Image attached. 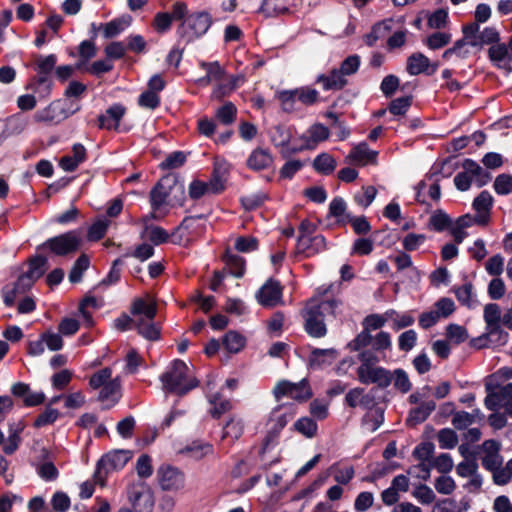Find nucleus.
<instances>
[{
  "label": "nucleus",
  "instance_id": "f257e3e1",
  "mask_svg": "<svg viewBox=\"0 0 512 512\" xmlns=\"http://www.w3.org/2000/svg\"><path fill=\"white\" fill-rule=\"evenodd\" d=\"M342 303L336 299L311 300L307 303L302 316L305 320L306 332L314 338H322L327 334L325 318L335 316Z\"/></svg>",
  "mask_w": 512,
  "mask_h": 512
},
{
  "label": "nucleus",
  "instance_id": "f03ea898",
  "mask_svg": "<svg viewBox=\"0 0 512 512\" xmlns=\"http://www.w3.org/2000/svg\"><path fill=\"white\" fill-rule=\"evenodd\" d=\"M159 379L163 391L179 396L187 394L198 386V381L194 377L190 367L179 359L172 361L160 375Z\"/></svg>",
  "mask_w": 512,
  "mask_h": 512
},
{
  "label": "nucleus",
  "instance_id": "7ed1b4c3",
  "mask_svg": "<svg viewBox=\"0 0 512 512\" xmlns=\"http://www.w3.org/2000/svg\"><path fill=\"white\" fill-rule=\"evenodd\" d=\"M226 180L225 171L221 167L215 166L211 178L207 182L195 179L189 184L188 194L193 200L206 195L220 194L226 188Z\"/></svg>",
  "mask_w": 512,
  "mask_h": 512
},
{
  "label": "nucleus",
  "instance_id": "20e7f679",
  "mask_svg": "<svg viewBox=\"0 0 512 512\" xmlns=\"http://www.w3.org/2000/svg\"><path fill=\"white\" fill-rule=\"evenodd\" d=\"M131 457L132 454L128 450H115L102 456L93 475L95 483L104 485L108 474L122 469Z\"/></svg>",
  "mask_w": 512,
  "mask_h": 512
},
{
  "label": "nucleus",
  "instance_id": "39448f33",
  "mask_svg": "<svg viewBox=\"0 0 512 512\" xmlns=\"http://www.w3.org/2000/svg\"><path fill=\"white\" fill-rule=\"evenodd\" d=\"M277 98L281 102L282 108L287 111L296 109V104L313 105L319 98L317 90L310 87H300L292 90H282L277 93Z\"/></svg>",
  "mask_w": 512,
  "mask_h": 512
},
{
  "label": "nucleus",
  "instance_id": "423d86ee",
  "mask_svg": "<svg viewBox=\"0 0 512 512\" xmlns=\"http://www.w3.org/2000/svg\"><path fill=\"white\" fill-rule=\"evenodd\" d=\"M295 415L296 408L293 404L284 403L273 409L267 424L268 434L266 437V445L274 441L281 430L294 418Z\"/></svg>",
  "mask_w": 512,
  "mask_h": 512
},
{
  "label": "nucleus",
  "instance_id": "0eeeda50",
  "mask_svg": "<svg viewBox=\"0 0 512 512\" xmlns=\"http://www.w3.org/2000/svg\"><path fill=\"white\" fill-rule=\"evenodd\" d=\"M211 22V17L208 13H194L186 18L178 31L181 37L190 42L204 35L211 26Z\"/></svg>",
  "mask_w": 512,
  "mask_h": 512
},
{
  "label": "nucleus",
  "instance_id": "6e6552de",
  "mask_svg": "<svg viewBox=\"0 0 512 512\" xmlns=\"http://www.w3.org/2000/svg\"><path fill=\"white\" fill-rule=\"evenodd\" d=\"M273 394L277 401H280L283 397H289L299 402L306 401L312 395L306 380H301L298 383L287 380L280 381L274 387Z\"/></svg>",
  "mask_w": 512,
  "mask_h": 512
},
{
  "label": "nucleus",
  "instance_id": "1a4fd4ad",
  "mask_svg": "<svg viewBox=\"0 0 512 512\" xmlns=\"http://www.w3.org/2000/svg\"><path fill=\"white\" fill-rule=\"evenodd\" d=\"M80 243L79 233L77 231H69L48 239L44 245L54 254L64 256L77 251Z\"/></svg>",
  "mask_w": 512,
  "mask_h": 512
},
{
  "label": "nucleus",
  "instance_id": "9d476101",
  "mask_svg": "<svg viewBox=\"0 0 512 512\" xmlns=\"http://www.w3.org/2000/svg\"><path fill=\"white\" fill-rule=\"evenodd\" d=\"M357 377L362 384H376L381 388L388 387L392 382L391 373L381 366H359Z\"/></svg>",
  "mask_w": 512,
  "mask_h": 512
},
{
  "label": "nucleus",
  "instance_id": "9b49d317",
  "mask_svg": "<svg viewBox=\"0 0 512 512\" xmlns=\"http://www.w3.org/2000/svg\"><path fill=\"white\" fill-rule=\"evenodd\" d=\"M157 477L163 490L176 491L182 489L185 485L184 473L171 465L160 466Z\"/></svg>",
  "mask_w": 512,
  "mask_h": 512
},
{
  "label": "nucleus",
  "instance_id": "f8f14e48",
  "mask_svg": "<svg viewBox=\"0 0 512 512\" xmlns=\"http://www.w3.org/2000/svg\"><path fill=\"white\" fill-rule=\"evenodd\" d=\"M79 110V107H76L74 111ZM70 113H68L63 107L60 101H53L45 108L38 110L33 118L37 123H45V124H58L62 120L69 117Z\"/></svg>",
  "mask_w": 512,
  "mask_h": 512
},
{
  "label": "nucleus",
  "instance_id": "ddd939ff",
  "mask_svg": "<svg viewBox=\"0 0 512 512\" xmlns=\"http://www.w3.org/2000/svg\"><path fill=\"white\" fill-rule=\"evenodd\" d=\"M177 188L174 178L166 176L160 179L150 193V203L154 210H158L167 203V198L173 189Z\"/></svg>",
  "mask_w": 512,
  "mask_h": 512
},
{
  "label": "nucleus",
  "instance_id": "4468645a",
  "mask_svg": "<svg viewBox=\"0 0 512 512\" xmlns=\"http://www.w3.org/2000/svg\"><path fill=\"white\" fill-rule=\"evenodd\" d=\"M130 312L135 320L155 319L157 302L149 295L143 298H136L131 304Z\"/></svg>",
  "mask_w": 512,
  "mask_h": 512
},
{
  "label": "nucleus",
  "instance_id": "2eb2a0df",
  "mask_svg": "<svg viewBox=\"0 0 512 512\" xmlns=\"http://www.w3.org/2000/svg\"><path fill=\"white\" fill-rule=\"evenodd\" d=\"M378 152L369 149L366 142L355 145L347 156V161L358 166L377 163Z\"/></svg>",
  "mask_w": 512,
  "mask_h": 512
},
{
  "label": "nucleus",
  "instance_id": "dca6fc26",
  "mask_svg": "<svg viewBox=\"0 0 512 512\" xmlns=\"http://www.w3.org/2000/svg\"><path fill=\"white\" fill-rule=\"evenodd\" d=\"M282 290L277 281L268 280L257 292L258 302L266 307H273L281 300Z\"/></svg>",
  "mask_w": 512,
  "mask_h": 512
},
{
  "label": "nucleus",
  "instance_id": "f3484780",
  "mask_svg": "<svg viewBox=\"0 0 512 512\" xmlns=\"http://www.w3.org/2000/svg\"><path fill=\"white\" fill-rule=\"evenodd\" d=\"M297 252L306 257L320 253L326 248V240L322 235L298 236Z\"/></svg>",
  "mask_w": 512,
  "mask_h": 512
},
{
  "label": "nucleus",
  "instance_id": "a211bd4d",
  "mask_svg": "<svg viewBox=\"0 0 512 512\" xmlns=\"http://www.w3.org/2000/svg\"><path fill=\"white\" fill-rule=\"evenodd\" d=\"M484 455L482 465L489 471L498 470L502 465V457L499 454L500 445L495 440H486L483 445Z\"/></svg>",
  "mask_w": 512,
  "mask_h": 512
},
{
  "label": "nucleus",
  "instance_id": "6ab92c4d",
  "mask_svg": "<svg viewBox=\"0 0 512 512\" xmlns=\"http://www.w3.org/2000/svg\"><path fill=\"white\" fill-rule=\"evenodd\" d=\"M121 395V381L119 377H115L101 387L98 400L103 403L104 408L109 409L118 403Z\"/></svg>",
  "mask_w": 512,
  "mask_h": 512
},
{
  "label": "nucleus",
  "instance_id": "aec40b11",
  "mask_svg": "<svg viewBox=\"0 0 512 512\" xmlns=\"http://www.w3.org/2000/svg\"><path fill=\"white\" fill-rule=\"evenodd\" d=\"M345 402L351 408L372 409L375 405V398L372 393L365 392L364 388L356 387L347 392Z\"/></svg>",
  "mask_w": 512,
  "mask_h": 512
},
{
  "label": "nucleus",
  "instance_id": "412c9836",
  "mask_svg": "<svg viewBox=\"0 0 512 512\" xmlns=\"http://www.w3.org/2000/svg\"><path fill=\"white\" fill-rule=\"evenodd\" d=\"M490 60L499 68L512 70V52L504 43H496L489 48Z\"/></svg>",
  "mask_w": 512,
  "mask_h": 512
},
{
  "label": "nucleus",
  "instance_id": "4be33fe9",
  "mask_svg": "<svg viewBox=\"0 0 512 512\" xmlns=\"http://www.w3.org/2000/svg\"><path fill=\"white\" fill-rule=\"evenodd\" d=\"M302 0H264L261 10L267 16H274L287 12H293L300 6Z\"/></svg>",
  "mask_w": 512,
  "mask_h": 512
},
{
  "label": "nucleus",
  "instance_id": "5701e85b",
  "mask_svg": "<svg viewBox=\"0 0 512 512\" xmlns=\"http://www.w3.org/2000/svg\"><path fill=\"white\" fill-rule=\"evenodd\" d=\"M493 205V197L488 191H482L473 201V208L477 212L476 221L484 225L490 217V210Z\"/></svg>",
  "mask_w": 512,
  "mask_h": 512
},
{
  "label": "nucleus",
  "instance_id": "b1692460",
  "mask_svg": "<svg viewBox=\"0 0 512 512\" xmlns=\"http://www.w3.org/2000/svg\"><path fill=\"white\" fill-rule=\"evenodd\" d=\"M126 109L121 104H114L109 107L106 112L99 116V128L101 129H117L119 123L124 116Z\"/></svg>",
  "mask_w": 512,
  "mask_h": 512
},
{
  "label": "nucleus",
  "instance_id": "393cba45",
  "mask_svg": "<svg viewBox=\"0 0 512 512\" xmlns=\"http://www.w3.org/2000/svg\"><path fill=\"white\" fill-rule=\"evenodd\" d=\"M338 357V352L333 349H318L315 348L311 351L308 362L309 366L313 369H319L324 366L331 365Z\"/></svg>",
  "mask_w": 512,
  "mask_h": 512
},
{
  "label": "nucleus",
  "instance_id": "a878e982",
  "mask_svg": "<svg viewBox=\"0 0 512 512\" xmlns=\"http://www.w3.org/2000/svg\"><path fill=\"white\" fill-rule=\"evenodd\" d=\"M40 462L36 465V471L40 478L45 481H54L58 478L59 472L50 461V452L46 448L40 450Z\"/></svg>",
  "mask_w": 512,
  "mask_h": 512
},
{
  "label": "nucleus",
  "instance_id": "bb28decb",
  "mask_svg": "<svg viewBox=\"0 0 512 512\" xmlns=\"http://www.w3.org/2000/svg\"><path fill=\"white\" fill-rule=\"evenodd\" d=\"M132 23V17L124 14L105 24H100L99 28L103 31L104 38H113L125 31Z\"/></svg>",
  "mask_w": 512,
  "mask_h": 512
},
{
  "label": "nucleus",
  "instance_id": "cd10ccee",
  "mask_svg": "<svg viewBox=\"0 0 512 512\" xmlns=\"http://www.w3.org/2000/svg\"><path fill=\"white\" fill-rule=\"evenodd\" d=\"M85 160L86 149L82 144L77 143L72 147V154L61 158L59 165L64 171L72 172Z\"/></svg>",
  "mask_w": 512,
  "mask_h": 512
},
{
  "label": "nucleus",
  "instance_id": "c85d7f7f",
  "mask_svg": "<svg viewBox=\"0 0 512 512\" xmlns=\"http://www.w3.org/2000/svg\"><path fill=\"white\" fill-rule=\"evenodd\" d=\"M317 82L321 83L324 90H340L347 84L346 76L341 69H333L329 75H320Z\"/></svg>",
  "mask_w": 512,
  "mask_h": 512
},
{
  "label": "nucleus",
  "instance_id": "c756f323",
  "mask_svg": "<svg viewBox=\"0 0 512 512\" xmlns=\"http://www.w3.org/2000/svg\"><path fill=\"white\" fill-rule=\"evenodd\" d=\"M484 320L489 334L500 330L501 309L498 304L490 303L484 308Z\"/></svg>",
  "mask_w": 512,
  "mask_h": 512
},
{
  "label": "nucleus",
  "instance_id": "7c9ffc66",
  "mask_svg": "<svg viewBox=\"0 0 512 512\" xmlns=\"http://www.w3.org/2000/svg\"><path fill=\"white\" fill-rule=\"evenodd\" d=\"M135 327L138 333L149 341H156L160 338L161 327L151 320H135Z\"/></svg>",
  "mask_w": 512,
  "mask_h": 512
},
{
  "label": "nucleus",
  "instance_id": "2f4dec72",
  "mask_svg": "<svg viewBox=\"0 0 512 512\" xmlns=\"http://www.w3.org/2000/svg\"><path fill=\"white\" fill-rule=\"evenodd\" d=\"M435 408L436 404L433 400L422 402L418 407L410 410L407 421L412 425L420 424L429 417Z\"/></svg>",
  "mask_w": 512,
  "mask_h": 512
},
{
  "label": "nucleus",
  "instance_id": "473e14b6",
  "mask_svg": "<svg viewBox=\"0 0 512 512\" xmlns=\"http://www.w3.org/2000/svg\"><path fill=\"white\" fill-rule=\"evenodd\" d=\"M430 60L422 53H414L407 59L406 70L410 75H419L428 70Z\"/></svg>",
  "mask_w": 512,
  "mask_h": 512
},
{
  "label": "nucleus",
  "instance_id": "72a5a7b5",
  "mask_svg": "<svg viewBox=\"0 0 512 512\" xmlns=\"http://www.w3.org/2000/svg\"><path fill=\"white\" fill-rule=\"evenodd\" d=\"M272 156L268 151L255 149L247 159V165L253 170H262L272 164Z\"/></svg>",
  "mask_w": 512,
  "mask_h": 512
},
{
  "label": "nucleus",
  "instance_id": "f704fd0d",
  "mask_svg": "<svg viewBox=\"0 0 512 512\" xmlns=\"http://www.w3.org/2000/svg\"><path fill=\"white\" fill-rule=\"evenodd\" d=\"M211 404V415L219 418L222 414L228 412L232 408L231 401L223 397L219 392L213 393L208 397Z\"/></svg>",
  "mask_w": 512,
  "mask_h": 512
},
{
  "label": "nucleus",
  "instance_id": "c9c22d12",
  "mask_svg": "<svg viewBox=\"0 0 512 512\" xmlns=\"http://www.w3.org/2000/svg\"><path fill=\"white\" fill-rule=\"evenodd\" d=\"M222 343L228 352L238 353L245 347L246 338L237 331H229L224 335Z\"/></svg>",
  "mask_w": 512,
  "mask_h": 512
},
{
  "label": "nucleus",
  "instance_id": "e433bc0d",
  "mask_svg": "<svg viewBox=\"0 0 512 512\" xmlns=\"http://www.w3.org/2000/svg\"><path fill=\"white\" fill-rule=\"evenodd\" d=\"M500 40V35L498 30L495 27L489 26L485 27L479 34H478V40L473 39L470 40L468 43L471 46H478V45H486V44H496Z\"/></svg>",
  "mask_w": 512,
  "mask_h": 512
},
{
  "label": "nucleus",
  "instance_id": "4c0bfd02",
  "mask_svg": "<svg viewBox=\"0 0 512 512\" xmlns=\"http://www.w3.org/2000/svg\"><path fill=\"white\" fill-rule=\"evenodd\" d=\"M29 125L28 116L22 113H16L10 116L6 122V129L9 134H20L22 133Z\"/></svg>",
  "mask_w": 512,
  "mask_h": 512
},
{
  "label": "nucleus",
  "instance_id": "58836bf2",
  "mask_svg": "<svg viewBox=\"0 0 512 512\" xmlns=\"http://www.w3.org/2000/svg\"><path fill=\"white\" fill-rule=\"evenodd\" d=\"M111 225V220L107 217H100L93 222L88 230L87 237L90 241H98L104 237L108 228Z\"/></svg>",
  "mask_w": 512,
  "mask_h": 512
},
{
  "label": "nucleus",
  "instance_id": "ea45409f",
  "mask_svg": "<svg viewBox=\"0 0 512 512\" xmlns=\"http://www.w3.org/2000/svg\"><path fill=\"white\" fill-rule=\"evenodd\" d=\"M307 134V147H314L319 142L328 139L330 133L326 126L322 124H314L308 129Z\"/></svg>",
  "mask_w": 512,
  "mask_h": 512
},
{
  "label": "nucleus",
  "instance_id": "a19ab883",
  "mask_svg": "<svg viewBox=\"0 0 512 512\" xmlns=\"http://www.w3.org/2000/svg\"><path fill=\"white\" fill-rule=\"evenodd\" d=\"M313 165L316 171L328 175L335 170L336 161L331 155L322 153L315 158Z\"/></svg>",
  "mask_w": 512,
  "mask_h": 512
},
{
  "label": "nucleus",
  "instance_id": "79ce46f5",
  "mask_svg": "<svg viewBox=\"0 0 512 512\" xmlns=\"http://www.w3.org/2000/svg\"><path fill=\"white\" fill-rule=\"evenodd\" d=\"M143 238L151 241L155 245L165 243L169 235L163 228L159 226H146L143 233Z\"/></svg>",
  "mask_w": 512,
  "mask_h": 512
},
{
  "label": "nucleus",
  "instance_id": "37998d69",
  "mask_svg": "<svg viewBox=\"0 0 512 512\" xmlns=\"http://www.w3.org/2000/svg\"><path fill=\"white\" fill-rule=\"evenodd\" d=\"M346 202L341 197H335L329 204V215L337 218L339 223L345 224L347 221Z\"/></svg>",
  "mask_w": 512,
  "mask_h": 512
},
{
  "label": "nucleus",
  "instance_id": "c03bdc74",
  "mask_svg": "<svg viewBox=\"0 0 512 512\" xmlns=\"http://www.w3.org/2000/svg\"><path fill=\"white\" fill-rule=\"evenodd\" d=\"M90 260L87 255L82 254L74 263L70 273L69 280L72 283H78L82 279L83 273L89 268Z\"/></svg>",
  "mask_w": 512,
  "mask_h": 512
},
{
  "label": "nucleus",
  "instance_id": "a18cd8bd",
  "mask_svg": "<svg viewBox=\"0 0 512 512\" xmlns=\"http://www.w3.org/2000/svg\"><path fill=\"white\" fill-rule=\"evenodd\" d=\"M455 295L458 301L467 306L468 308H474L476 301L473 299V285L471 283H465L464 285L455 288Z\"/></svg>",
  "mask_w": 512,
  "mask_h": 512
},
{
  "label": "nucleus",
  "instance_id": "49530a36",
  "mask_svg": "<svg viewBox=\"0 0 512 512\" xmlns=\"http://www.w3.org/2000/svg\"><path fill=\"white\" fill-rule=\"evenodd\" d=\"M294 428L297 432L307 438H312L317 433V423L309 417H302L294 423Z\"/></svg>",
  "mask_w": 512,
  "mask_h": 512
},
{
  "label": "nucleus",
  "instance_id": "de8ad7c7",
  "mask_svg": "<svg viewBox=\"0 0 512 512\" xmlns=\"http://www.w3.org/2000/svg\"><path fill=\"white\" fill-rule=\"evenodd\" d=\"M226 266L230 274L236 278H241L245 273V260L234 254H227Z\"/></svg>",
  "mask_w": 512,
  "mask_h": 512
},
{
  "label": "nucleus",
  "instance_id": "09e8293b",
  "mask_svg": "<svg viewBox=\"0 0 512 512\" xmlns=\"http://www.w3.org/2000/svg\"><path fill=\"white\" fill-rule=\"evenodd\" d=\"M437 440L442 449H452L458 443L457 434L449 428L441 429L437 434Z\"/></svg>",
  "mask_w": 512,
  "mask_h": 512
},
{
  "label": "nucleus",
  "instance_id": "8fccbe9b",
  "mask_svg": "<svg viewBox=\"0 0 512 512\" xmlns=\"http://www.w3.org/2000/svg\"><path fill=\"white\" fill-rule=\"evenodd\" d=\"M112 379V369L105 367L95 372L89 379V385L92 389H99L109 383Z\"/></svg>",
  "mask_w": 512,
  "mask_h": 512
},
{
  "label": "nucleus",
  "instance_id": "3c124183",
  "mask_svg": "<svg viewBox=\"0 0 512 512\" xmlns=\"http://www.w3.org/2000/svg\"><path fill=\"white\" fill-rule=\"evenodd\" d=\"M236 114V106L232 102H227L217 110L216 117L221 123L229 125L234 122Z\"/></svg>",
  "mask_w": 512,
  "mask_h": 512
},
{
  "label": "nucleus",
  "instance_id": "603ef678",
  "mask_svg": "<svg viewBox=\"0 0 512 512\" xmlns=\"http://www.w3.org/2000/svg\"><path fill=\"white\" fill-rule=\"evenodd\" d=\"M434 312L439 319L449 317L455 310L454 301L450 298H440L433 307Z\"/></svg>",
  "mask_w": 512,
  "mask_h": 512
},
{
  "label": "nucleus",
  "instance_id": "864d4df0",
  "mask_svg": "<svg viewBox=\"0 0 512 512\" xmlns=\"http://www.w3.org/2000/svg\"><path fill=\"white\" fill-rule=\"evenodd\" d=\"M377 190L374 186L363 187L354 195V201L363 208H367L375 199Z\"/></svg>",
  "mask_w": 512,
  "mask_h": 512
},
{
  "label": "nucleus",
  "instance_id": "5fc2aeb1",
  "mask_svg": "<svg viewBox=\"0 0 512 512\" xmlns=\"http://www.w3.org/2000/svg\"><path fill=\"white\" fill-rule=\"evenodd\" d=\"M244 430V423L241 419L231 418L223 430V438L230 437L233 440L238 439Z\"/></svg>",
  "mask_w": 512,
  "mask_h": 512
},
{
  "label": "nucleus",
  "instance_id": "6e6d98bb",
  "mask_svg": "<svg viewBox=\"0 0 512 512\" xmlns=\"http://www.w3.org/2000/svg\"><path fill=\"white\" fill-rule=\"evenodd\" d=\"M392 381L395 389L399 390L401 393H407L411 389L412 385L408 374L402 369H396L394 371Z\"/></svg>",
  "mask_w": 512,
  "mask_h": 512
},
{
  "label": "nucleus",
  "instance_id": "4d7b16f0",
  "mask_svg": "<svg viewBox=\"0 0 512 512\" xmlns=\"http://www.w3.org/2000/svg\"><path fill=\"white\" fill-rule=\"evenodd\" d=\"M389 30V26L386 23H378L372 27L370 33L364 36V42L368 46H373L376 42L385 36L386 32Z\"/></svg>",
  "mask_w": 512,
  "mask_h": 512
},
{
  "label": "nucleus",
  "instance_id": "13d9d810",
  "mask_svg": "<svg viewBox=\"0 0 512 512\" xmlns=\"http://www.w3.org/2000/svg\"><path fill=\"white\" fill-rule=\"evenodd\" d=\"M331 469L334 471V480L340 485L348 484L355 475V471L352 466L340 468L333 465Z\"/></svg>",
  "mask_w": 512,
  "mask_h": 512
},
{
  "label": "nucleus",
  "instance_id": "bf43d9fd",
  "mask_svg": "<svg viewBox=\"0 0 512 512\" xmlns=\"http://www.w3.org/2000/svg\"><path fill=\"white\" fill-rule=\"evenodd\" d=\"M494 190L499 195H508L512 193V176L500 174L494 181Z\"/></svg>",
  "mask_w": 512,
  "mask_h": 512
},
{
  "label": "nucleus",
  "instance_id": "052dcab7",
  "mask_svg": "<svg viewBox=\"0 0 512 512\" xmlns=\"http://www.w3.org/2000/svg\"><path fill=\"white\" fill-rule=\"evenodd\" d=\"M138 104L142 108L154 110L160 105V96L154 91H145L138 98Z\"/></svg>",
  "mask_w": 512,
  "mask_h": 512
},
{
  "label": "nucleus",
  "instance_id": "680f3d73",
  "mask_svg": "<svg viewBox=\"0 0 512 512\" xmlns=\"http://www.w3.org/2000/svg\"><path fill=\"white\" fill-rule=\"evenodd\" d=\"M47 259L37 256L30 261L29 269L26 271L35 280L39 279L46 270Z\"/></svg>",
  "mask_w": 512,
  "mask_h": 512
},
{
  "label": "nucleus",
  "instance_id": "e2e57ef3",
  "mask_svg": "<svg viewBox=\"0 0 512 512\" xmlns=\"http://www.w3.org/2000/svg\"><path fill=\"white\" fill-rule=\"evenodd\" d=\"M446 335L455 344H460L468 338L466 329L457 324H449L446 329Z\"/></svg>",
  "mask_w": 512,
  "mask_h": 512
},
{
  "label": "nucleus",
  "instance_id": "0e129e2a",
  "mask_svg": "<svg viewBox=\"0 0 512 512\" xmlns=\"http://www.w3.org/2000/svg\"><path fill=\"white\" fill-rule=\"evenodd\" d=\"M450 41L451 35L449 33L436 32L427 38L426 44L430 49L436 50L446 46Z\"/></svg>",
  "mask_w": 512,
  "mask_h": 512
},
{
  "label": "nucleus",
  "instance_id": "69168bd1",
  "mask_svg": "<svg viewBox=\"0 0 512 512\" xmlns=\"http://www.w3.org/2000/svg\"><path fill=\"white\" fill-rule=\"evenodd\" d=\"M372 335L370 332L363 329L352 341L348 343V348L351 351H363L372 342Z\"/></svg>",
  "mask_w": 512,
  "mask_h": 512
},
{
  "label": "nucleus",
  "instance_id": "338daca9",
  "mask_svg": "<svg viewBox=\"0 0 512 512\" xmlns=\"http://www.w3.org/2000/svg\"><path fill=\"white\" fill-rule=\"evenodd\" d=\"M485 269L489 275L500 276L504 270V258L500 254L492 256L487 260Z\"/></svg>",
  "mask_w": 512,
  "mask_h": 512
},
{
  "label": "nucleus",
  "instance_id": "774afa93",
  "mask_svg": "<svg viewBox=\"0 0 512 512\" xmlns=\"http://www.w3.org/2000/svg\"><path fill=\"white\" fill-rule=\"evenodd\" d=\"M360 63L361 59L359 55H350L342 61L340 69L345 76H350L358 71Z\"/></svg>",
  "mask_w": 512,
  "mask_h": 512
}]
</instances>
